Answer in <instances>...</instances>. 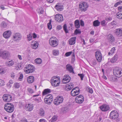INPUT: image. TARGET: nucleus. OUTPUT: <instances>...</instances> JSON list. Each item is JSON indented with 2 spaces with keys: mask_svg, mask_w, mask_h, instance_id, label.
Instances as JSON below:
<instances>
[{
  "mask_svg": "<svg viewBox=\"0 0 122 122\" xmlns=\"http://www.w3.org/2000/svg\"><path fill=\"white\" fill-rule=\"evenodd\" d=\"M51 85L55 87L58 86L60 83L61 80L60 77L56 76L52 77L51 80Z\"/></svg>",
  "mask_w": 122,
  "mask_h": 122,
  "instance_id": "1",
  "label": "nucleus"
},
{
  "mask_svg": "<svg viewBox=\"0 0 122 122\" xmlns=\"http://www.w3.org/2000/svg\"><path fill=\"white\" fill-rule=\"evenodd\" d=\"M49 42L50 45L53 47L56 46L58 44V40L54 36L52 37L50 39Z\"/></svg>",
  "mask_w": 122,
  "mask_h": 122,
  "instance_id": "2",
  "label": "nucleus"
},
{
  "mask_svg": "<svg viewBox=\"0 0 122 122\" xmlns=\"http://www.w3.org/2000/svg\"><path fill=\"white\" fill-rule=\"evenodd\" d=\"M113 73L116 76L119 77L122 76V70L120 68L116 67L113 69Z\"/></svg>",
  "mask_w": 122,
  "mask_h": 122,
  "instance_id": "3",
  "label": "nucleus"
},
{
  "mask_svg": "<svg viewBox=\"0 0 122 122\" xmlns=\"http://www.w3.org/2000/svg\"><path fill=\"white\" fill-rule=\"evenodd\" d=\"M4 109L8 112H12L14 109V106L11 103H7L5 104Z\"/></svg>",
  "mask_w": 122,
  "mask_h": 122,
  "instance_id": "4",
  "label": "nucleus"
},
{
  "mask_svg": "<svg viewBox=\"0 0 122 122\" xmlns=\"http://www.w3.org/2000/svg\"><path fill=\"white\" fill-rule=\"evenodd\" d=\"M10 54L8 51H2L0 52V57L5 59L10 57Z\"/></svg>",
  "mask_w": 122,
  "mask_h": 122,
  "instance_id": "5",
  "label": "nucleus"
},
{
  "mask_svg": "<svg viewBox=\"0 0 122 122\" xmlns=\"http://www.w3.org/2000/svg\"><path fill=\"white\" fill-rule=\"evenodd\" d=\"M80 10L81 11H85L87 9L88 7V5L86 2L80 3L79 5Z\"/></svg>",
  "mask_w": 122,
  "mask_h": 122,
  "instance_id": "6",
  "label": "nucleus"
},
{
  "mask_svg": "<svg viewBox=\"0 0 122 122\" xmlns=\"http://www.w3.org/2000/svg\"><path fill=\"white\" fill-rule=\"evenodd\" d=\"M63 100V98L62 96H58L54 99L53 103L55 105H57L62 103Z\"/></svg>",
  "mask_w": 122,
  "mask_h": 122,
  "instance_id": "7",
  "label": "nucleus"
},
{
  "mask_svg": "<svg viewBox=\"0 0 122 122\" xmlns=\"http://www.w3.org/2000/svg\"><path fill=\"white\" fill-rule=\"evenodd\" d=\"M13 40L14 41H19L21 39L22 36L20 33H16L13 34Z\"/></svg>",
  "mask_w": 122,
  "mask_h": 122,
  "instance_id": "8",
  "label": "nucleus"
},
{
  "mask_svg": "<svg viewBox=\"0 0 122 122\" xmlns=\"http://www.w3.org/2000/svg\"><path fill=\"white\" fill-rule=\"evenodd\" d=\"M110 116L111 118L114 120L117 118L118 116V114L116 111H112L111 112Z\"/></svg>",
  "mask_w": 122,
  "mask_h": 122,
  "instance_id": "9",
  "label": "nucleus"
},
{
  "mask_svg": "<svg viewBox=\"0 0 122 122\" xmlns=\"http://www.w3.org/2000/svg\"><path fill=\"white\" fill-rule=\"evenodd\" d=\"M95 56L98 62H101L102 60V56L100 52L99 51H97L96 52Z\"/></svg>",
  "mask_w": 122,
  "mask_h": 122,
  "instance_id": "10",
  "label": "nucleus"
},
{
  "mask_svg": "<svg viewBox=\"0 0 122 122\" xmlns=\"http://www.w3.org/2000/svg\"><path fill=\"white\" fill-rule=\"evenodd\" d=\"M75 101L79 104L82 103L84 101V97L82 95H80L76 97Z\"/></svg>",
  "mask_w": 122,
  "mask_h": 122,
  "instance_id": "11",
  "label": "nucleus"
},
{
  "mask_svg": "<svg viewBox=\"0 0 122 122\" xmlns=\"http://www.w3.org/2000/svg\"><path fill=\"white\" fill-rule=\"evenodd\" d=\"M71 77L68 75H65L63 77V79L62 80L63 83L66 84L69 82L71 80Z\"/></svg>",
  "mask_w": 122,
  "mask_h": 122,
  "instance_id": "12",
  "label": "nucleus"
},
{
  "mask_svg": "<svg viewBox=\"0 0 122 122\" xmlns=\"http://www.w3.org/2000/svg\"><path fill=\"white\" fill-rule=\"evenodd\" d=\"M3 99L5 102H8L10 101L12 99L11 96L9 94H4L2 97Z\"/></svg>",
  "mask_w": 122,
  "mask_h": 122,
  "instance_id": "13",
  "label": "nucleus"
},
{
  "mask_svg": "<svg viewBox=\"0 0 122 122\" xmlns=\"http://www.w3.org/2000/svg\"><path fill=\"white\" fill-rule=\"evenodd\" d=\"M55 20L58 22H61L63 20V16L61 14H57L55 16Z\"/></svg>",
  "mask_w": 122,
  "mask_h": 122,
  "instance_id": "14",
  "label": "nucleus"
},
{
  "mask_svg": "<svg viewBox=\"0 0 122 122\" xmlns=\"http://www.w3.org/2000/svg\"><path fill=\"white\" fill-rule=\"evenodd\" d=\"M107 39L108 41L111 44H113L114 42V38L111 34H109L108 36Z\"/></svg>",
  "mask_w": 122,
  "mask_h": 122,
  "instance_id": "15",
  "label": "nucleus"
},
{
  "mask_svg": "<svg viewBox=\"0 0 122 122\" xmlns=\"http://www.w3.org/2000/svg\"><path fill=\"white\" fill-rule=\"evenodd\" d=\"M101 110L102 111L106 112L108 111L110 109L109 106L108 105L103 104L100 107Z\"/></svg>",
  "mask_w": 122,
  "mask_h": 122,
  "instance_id": "16",
  "label": "nucleus"
},
{
  "mask_svg": "<svg viewBox=\"0 0 122 122\" xmlns=\"http://www.w3.org/2000/svg\"><path fill=\"white\" fill-rule=\"evenodd\" d=\"M33 104H26L25 106V109L26 111H32L33 108Z\"/></svg>",
  "mask_w": 122,
  "mask_h": 122,
  "instance_id": "17",
  "label": "nucleus"
},
{
  "mask_svg": "<svg viewBox=\"0 0 122 122\" xmlns=\"http://www.w3.org/2000/svg\"><path fill=\"white\" fill-rule=\"evenodd\" d=\"M76 87L74 88L71 91V93L72 96H75L79 94V89H78V90H76Z\"/></svg>",
  "mask_w": 122,
  "mask_h": 122,
  "instance_id": "18",
  "label": "nucleus"
},
{
  "mask_svg": "<svg viewBox=\"0 0 122 122\" xmlns=\"http://www.w3.org/2000/svg\"><path fill=\"white\" fill-rule=\"evenodd\" d=\"M11 33L10 31H7L5 32L3 34L4 37L5 39L8 38L10 36Z\"/></svg>",
  "mask_w": 122,
  "mask_h": 122,
  "instance_id": "19",
  "label": "nucleus"
},
{
  "mask_svg": "<svg viewBox=\"0 0 122 122\" xmlns=\"http://www.w3.org/2000/svg\"><path fill=\"white\" fill-rule=\"evenodd\" d=\"M116 35L121 36H122V30L120 28L116 29L115 32Z\"/></svg>",
  "mask_w": 122,
  "mask_h": 122,
  "instance_id": "20",
  "label": "nucleus"
},
{
  "mask_svg": "<svg viewBox=\"0 0 122 122\" xmlns=\"http://www.w3.org/2000/svg\"><path fill=\"white\" fill-rule=\"evenodd\" d=\"M66 68L67 70H68L70 72L74 73L73 70V68L70 65L68 64L66 66Z\"/></svg>",
  "mask_w": 122,
  "mask_h": 122,
  "instance_id": "21",
  "label": "nucleus"
},
{
  "mask_svg": "<svg viewBox=\"0 0 122 122\" xmlns=\"http://www.w3.org/2000/svg\"><path fill=\"white\" fill-rule=\"evenodd\" d=\"M76 37H73L69 39V44L71 45H72L74 44L76 42Z\"/></svg>",
  "mask_w": 122,
  "mask_h": 122,
  "instance_id": "22",
  "label": "nucleus"
},
{
  "mask_svg": "<svg viewBox=\"0 0 122 122\" xmlns=\"http://www.w3.org/2000/svg\"><path fill=\"white\" fill-rule=\"evenodd\" d=\"M14 64V62L12 60L7 61L6 62L5 64L7 66H12Z\"/></svg>",
  "mask_w": 122,
  "mask_h": 122,
  "instance_id": "23",
  "label": "nucleus"
},
{
  "mask_svg": "<svg viewBox=\"0 0 122 122\" xmlns=\"http://www.w3.org/2000/svg\"><path fill=\"white\" fill-rule=\"evenodd\" d=\"M73 85L72 83L66 85L65 89L67 91L71 90L73 88Z\"/></svg>",
  "mask_w": 122,
  "mask_h": 122,
  "instance_id": "24",
  "label": "nucleus"
},
{
  "mask_svg": "<svg viewBox=\"0 0 122 122\" xmlns=\"http://www.w3.org/2000/svg\"><path fill=\"white\" fill-rule=\"evenodd\" d=\"M89 63L91 66L94 67L97 64V62L96 60L93 59L91 60Z\"/></svg>",
  "mask_w": 122,
  "mask_h": 122,
  "instance_id": "25",
  "label": "nucleus"
},
{
  "mask_svg": "<svg viewBox=\"0 0 122 122\" xmlns=\"http://www.w3.org/2000/svg\"><path fill=\"white\" fill-rule=\"evenodd\" d=\"M34 67V66L31 65L30 64L28 65L27 66H26L25 67L24 69V71L25 72H26L27 71H29L31 68Z\"/></svg>",
  "mask_w": 122,
  "mask_h": 122,
  "instance_id": "26",
  "label": "nucleus"
},
{
  "mask_svg": "<svg viewBox=\"0 0 122 122\" xmlns=\"http://www.w3.org/2000/svg\"><path fill=\"white\" fill-rule=\"evenodd\" d=\"M28 82L29 83H32L34 81V78L33 76H29L27 79Z\"/></svg>",
  "mask_w": 122,
  "mask_h": 122,
  "instance_id": "27",
  "label": "nucleus"
},
{
  "mask_svg": "<svg viewBox=\"0 0 122 122\" xmlns=\"http://www.w3.org/2000/svg\"><path fill=\"white\" fill-rule=\"evenodd\" d=\"M39 44L37 41H35L31 44V46L33 49L37 48Z\"/></svg>",
  "mask_w": 122,
  "mask_h": 122,
  "instance_id": "28",
  "label": "nucleus"
},
{
  "mask_svg": "<svg viewBox=\"0 0 122 122\" xmlns=\"http://www.w3.org/2000/svg\"><path fill=\"white\" fill-rule=\"evenodd\" d=\"M118 56L117 54L115 55L110 60V62L112 63H113L116 61L117 58Z\"/></svg>",
  "mask_w": 122,
  "mask_h": 122,
  "instance_id": "29",
  "label": "nucleus"
},
{
  "mask_svg": "<svg viewBox=\"0 0 122 122\" xmlns=\"http://www.w3.org/2000/svg\"><path fill=\"white\" fill-rule=\"evenodd\" d=\"M55 8L56 10L59 11H61L63 10V8L59 4H57L55 6Z\"/></svg>",
  "mask_w": 122,
  "mask_h": 122,
  "instance_id": "30",
  "label": "nucleus"
},
{
  "mask_svg": "<svg viewBox=\"0 0 122 122\" xmlns=\"http://www.w3.org/2000/svg\"><path fill=\"white\" fill-rule=\"evenodd\" d=\"M51 92V90L49 89H45L42 92V94L44 96L47 94H49Z\"/></svg>",
  "mask_w": 122,
  "mask_h": 122,
  "instance_id": "31",
  "label": "nucleus"
},
{
  "mask_svg": "<svg viewBox=\"0 0 122 122\" xmlns=\"http://www.w3.org/2000/svg\"><path fill=\"white\" fill-rule=\"evenodd\" d=\"M116 17L119 19H122V11H120L117 13L116 14Z\"/></svg>",
  "mask_w": 122,
  "mask_h": 122,
  "instance_id": "32",
  "label": "nucleus"
},
{
  "mask_svg": "<svg viewBox=\"0 0 122 122\" xmlns=\"http://www.w3.org/2000/svg\"><path fill=\"white\" fill-rule=\"evenodd\" d=\"M100 22L98 20H95L93 22V25L94 26H99L100 24Z\"/></svg>",
  "mask_w": 122,
  "mask_h": 122,
  "instance_id": "33",
  "label": "nucleus"
},
{
  "mask_svg": "<svg viewBox=\"0 0 122 122\" xmlns=\"http://www.w3.org/2000/svg\"><path fill=\"white\" fill-rule=\"evenodd\" d=\"M75 24L76 27L77 28H78L80 27V23L78 20H76L75 21Z\"/></svg>",
  "mask_w": 122,
  "mask_h": 122,
  "instance_id": "34",
  "label": "nucleus"
},
{
  "mask_svg": "<svg viewBox=\"0 0 122 122\" xmlns=\"http://www.w3.org/2000/svg\"><path fill=\"white\" fill-rule=\"evenodd\" d=\"M45 98L50 101L51 100V101H52L53 100V97L51 95H47L45 97Z\"/></svg>",
  "mask_w": 122,
  "mask_h": 122,
  "instance_id": "35",
  "label": "nucleus"
},
{
  "mask_svg": "<svg viewBox=\"0 0 122 122\" xmlns=\"http://www.w3.org/2000/svg\"><path fill=\"white\" fill-rule=\"evenodd\" d=\"M36 63L38 64H40L42 62V61L41 59L40 58H37L35 60Z\"/></svg>",
  "mask_w": 122,
  "mask_h": 122,
  "instance_id": "36",
  "label": "nucleus"
},
{
  "mask_svg": "<svg viewBox=\"0 0 122 122\" xmlns=\"http://www.w3.org/2000/svg\"><path fill=\"white\" fill-rule=\"evenodd\" d=\"M17 66L16 67L15 69L17 70L20 69L22 68V66L21 64L19 63H17Z\"/></svg>",
  "mask_w": 122,
  "mask_h": 122,
  "instance_id": "37",
  "label": "nucleus"
},
{
  "mask_svg": "<svg viewBox=\"0 0 122 122\" xmlns=\"http://www.w3.org/2000/svg\"><path fill=\"white\" fill-rule=\"evenodd\" d=\"M6 72V70L5 68L2 67L0 68V74H3Z\"/></svg>",
  "mask_w": 122,
  "mask_h": 122,
  "instance_id": "38",
  "label": "nucleus"
},
{
  "mask_svg": "<svg viewBox=\"0 0 122 122\" xmlns=\"http://www.w3.org/2000/svg\"><path fill=\"white\" fill-rule=\"evenodd\" d=\"M115 49V47L112 48L111 50L108 53V55L110 56L112 55L114 52Z\"/></svg>",
  "mask_w": 122,
  "mask_h": 122,
  "instance_id": "39",
  "label": "nucleus"
},
{
  "mask_svg": "<svg viewBox=\"0 0 122 122\" xmlns=\"http://www.w3.org/2000/svg\"><path fill=\"white\" fill-rule=\"evenodd\" d=\"M53 55L54 56H57L59 54V51L58 50L55 49L53 50Z\"/></svg>",
  "mask_w": 122,
  "mask_h": 122,
  "instance_id": "40",
  "label": "nucleus"
},
{
  "mask_svg": "<svg viewBox=\"0 0 122 122\" xmlns=\"http://www.w3.org/2000/svg\"><path fill=\"white\" fill-rule=\"evenodd\" d=\"M35 70V67L31 68V69L29 70V71H27L25 73H26L27 74L31 73L33 72Z\"/></svg>",
  "mask_w": 122,
  "mask_h": 122,
  "instance_id": "41",
  "label": "nucleus"
},
{
  "mask_svg": "<svg viewBox=\"0 0 122 122\" xmlns=\"http://www.w3.org/2000/svg\"><path fill=\"white\" fill-rule=\"evenodd\" d=\"M57 119V116H54L50 120V121L51 122H54L56 121Z\"/></svg>",
  "mask_w": 122,
  "mask_h": 122,
  "instance_id": "42",
  "label": "nucleus"
},
{
  "mask_svg": "<svg viewBox=\"0 0 122 122\" xmlns=\"http://www.w3.org/2000/svg\"><path fill=\"white\" fill-rule=\"evenodd\" d=\"M39 113L40 116H44L45 114L44 111L43 109H41L40 110Z\"/></svg>",
  "mask_w": 122,
  "mask_h": 122,
  "instance_id": "43",
  "label": "nucleus"
},
{
  "mask_svg": "<svg viewBox=\"0 0 122 122\" xmlns=\"http://www.w3.org/2000/svg\"><path fill=\"white\" fill-rule=\"evenodd\" d=\"M44 100L45 103L49 105L50 104H51V102H52L51 101V100L50 101L49 100L45 98H44Z\"/></svg>",
  "mask_w": 122,
  "mask_h": 122,
  "instance_id": "44",
  "label": "nucleus"
},
{
  "mask_svg": "<svg viewBox=\"0 0 122 122\" xmlns=\"http://www.w3.org/2000/svg\"><path fill=\"white\" fill-rule=\"evenodd\" d=\"M38 12L40 14H42L44 12L43 9L42 8L38 9L37 10Z\"/></svg>",
  "mask_w": 122,
  "mask_h": 122,
  "instance_id": "45",
  "label": "nucleus"
},
{
  "mask_svg": "<svg viewBox=\"0 0 122 122\" xmlns=\"http://www.w3.org/2000/svg\"><path fill=\"white\" fill-rule=\"evenodd\" d=\"M67 28V26L66 25V24H64L63 26V29L66 33H67L68 32V31Z\"/></svg>",
  "mask_w": 122,
  "mask_h": 122,
  "instance_id": "46",
  "label": "nucleus"
},
{
  "mask_svg": "<svg viewBox=\"0 0 122 122\" xmlns=\"http://www.w3.org/2000/svg\"><path fill=\"white\" fill-rule=\"evenodd\" d=\"M32 34H29V35H27V38L28 40V41H30L31 40L32 38Z\"/></svg>",
  "mask_w": 122,
  "mask_h": 122,
  "instance_id": "47",
  "label": "nucleus"
},
{
  "mask_svg": "<svg viewBox=\"0 0 122 122\" xmlns=\"http://www.w3.org/2000/svg\"><path fill=\"white\" fill-rule=\"evenodd\" d=\"M7 25V24L5 22H3L1 24V27L3 28L6 27Z\"/></svg>",
  "mask_w": 122,
  "mask_h": 122,
  "instance_id": "48",
  "label": "nucleus"
},
{
  "mask_svg": "<svg viewBox=\"0 0 122 122\" xmlns=\"http://www.w3.org/2000/svg\"><path fill=\"white\" fill-rule=\"evenodd\" d=\"M27 90L30 93H32L34 92L33 90L30 88H28Z\"/></svg>",
  "mask_w": 122,
  "mask_h": 122,
  "instance_id": "49",
  "label": "nucleus"
},
{
  "mask_svg": "<svg viewBox=\"0 0 122 122\" xmlns=\"http://www.w3.org/2000/svg\"><path fill=\"white\" fill-rule=\"evenodd\" d=\"M122 3V1L120 0L118 2H117L114 5V6L115 7H116Z\"/></svg>",
  "mask_w": 122,
  "mask_h": 122,
  "instance_id": "50",
  "label": "nucleus"
},
{
  "mask_svg": "<svg viewBox=\"0 0 122 122\" xmlns=\"http://www.w3.org/2000/svg\"><path fill=\"white\" fill-rule=\"evenodd\" d=\"M73 53L72 51H70L66 52L65 54V56L67 57L69 56H70Z\"/></svg>",
  "mask_w": 122,
  "mask_h": 122,
  "instance_id": "51",
  "label": "nucleus"
},
{
  "mask_svg": "<svg viewBox=\"0 0 122 122\" xmlns=\"http://www.w3.org/2000/svg\"><path fill=\"white\" fill-rule=\"evenodd\" d=\"M48 27V29H51L52 28V26L51 25V21H50L49 23L47 24Z\"/></svg>",
  "mask_w": 122,
  "mask_h": 122,
  "instance_id": "52",
  "label": "nucleus"
},
{
  "mask_svg": "<svg viewBox=\"0 0 122 122\" xmlns=\"http://www.w3.org/2000/svg\"><path fill=\"white\" fill-rule=\"evenodd\" d=\"M14 86L15 88H18L19 87L20 85L19 83H16L14 84Z\"/></svg>",
  "mask_w": 122,
  "mask_h": 122,
  "instance_id": "53",
  "label": "nucleus"
},
{
  "mask_svg": "<svg viewBox=\"0 0 122 122\" xmlns=\"http://www.w3.org/2000/svg\"><path fill=\"white\" fill-rule=\"evenodd\" d=\"M78 76H80V77L81 78V80H83V77L84 76L83 74H78Z\"/></svg>",
  "mask_w": 122,
  "mask_h": 122,
  "instance_id": "54",
  "label": "nucleus"
},
{
  "mask_svg": "<svg viewBox=\"0 0 122 122\" xmlns=\"http://www.w3.org/2000/svg\"><path fill=\"white\" fill-rule=\"evenodd\" d=\"M75 33L76 34H81V32L79 29H76L75 31Z\"/></svg>",
  "mask_w": 122,
  "mask_h": 122,
  "instance_id": "55",
  "label": "nucleus"
},
{
  "mask_svg": "<svg viewBox=\"0 0 122 122\" xmlns=\"http://www.w3.org/2000/svg\"><path fill=\"white\" fill-rule=\"evenodd\" d=\"M101 24L102 26H105L106 25V21L105 20L102 21L101 22Z\"/></svg>",
  "mask_w": 122,
  "mask_h": 122,
  "instance_id": "56",
  "label": "nucleus"
},
{
  "mask_svg": "<svg viewBox=\"0 0 122 122\" xmlns=\"http://www.w3.org/2000/svg\"><path fill=\"white\" fill-rule=\"evenodd\" d=\"M88 91L89 93L91 94L93 92V90L90 87H89L88 88Z\"/></svg>",
  "mask_w": 122,
  "mask_h": 122,
  "instance_id": "57",
  "label": "nucleus"
},
{
  "mask_svg": "<svg viewBox=\"0 0 122 122\" xmlns=\"http://www.w3.org/2000/svg\"><path fill=\"white\" fill-rule=\"evenodd\" d=\"M4 85V81L1 79H0V85L3 86Z\"/></svg>",
  "mask_w": 122,
  "mask_h": 122,
  "instance_id": "58",
  "label": "nucleus"
},
{
  "mask_svg": "<svg viewBox=\"0 0 122 122\" xmlns=\"http://www.w3.org/2000/svg\"><path fill=\"white\" fill-rule=\"evenodd\" d=\"M111 24L112 26H113L114 25H116V24L117 23L115 21H113L111 23Z\"/></svg>",
  "mask_w": 122,
  "mask_h": 122,
  "instance_id": "59",
  "label": "nucleus"
},
{
  "mask_svg": "<svg viewBox=\"0 0 122 122\" xmlns=\"http://www.w3.org/2000/svg\"><path fill=\"white\" fill-rule=\"evenodd\" d=\"M23 77V75L22 74H21L20 75L19 77V79L20 80H21V79H22Z\"/></svg>",
  "mask_w": 122,
  "mask_h": 122,
  "instance_id": "60",
  "label": "nucleus"
},
{
  "mask_svg": "<svg viewBox=\"0 0 122 122\" xmlns=\"http://www.w3.org/2000/svg\"><path fill=\"white\" fill-rule=\"evenodd\" d=\"M40 122H46L45 120L44 119H41L39 120Z\"/></svg>",
  "mask_w": 122,
  "mask_h": 122,
  "instance_id": "61",
  "label": "nucleus"
},
{
  "mask_svg": "<svg viewBox=\"0 0 122 122\" xmlns=\"http://www.w3.org/2000/svg\"><path fill=\"white\" fill-rule=\"evenodd\" d=\"M15 74L14 73H12L11 75V76L12 78H14L15 77Z\"/></svg>",
  "mask_w": 122,
  "mask_h": 122,
  "instance_id": "62",
  "label": "nucleus"
},
{
  "mask_svg": "<svg viewBox=\"0 0 122 122\" xmlns=\"http://www.w3.org/2000/svg\"><path fill=\"white\" fill-rule=\"evenodd\" d=\"M80 24L82 26H83L84 25V22L82 20H81L80 21Z\"/></svg>",
  "mask_w": 122,
  "mask_h": 122,
  "instance_id": "63",
  "label": "nucleus"
},
{
  "mask_svg": "<svg viewBox=\"0 0 122 122\" xmlns=\"http://www.w3.org/2000/svg\"><path fill=\"white\" fill-rule=\"evenodd\" d=\"M106 20L107 21H109L112 20V18L111 17H109V18H107L106 19Z\"/></svg>",
  "mask_w": 122,
  "mask_h": 122,
  "instance_id": "64",
  "label": "nucleus"
}]
</instances>
